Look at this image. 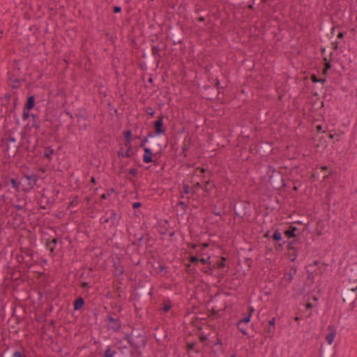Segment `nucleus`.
Listing matches in <instances>:
<instances>
[{
    "instance_id": "13d9d810",
    "label": "nucleus",
    "mask_w": 357,
    "mask_h": 357,
    "mask_svg": "<svg viewBox=\"0 0 357 357\" xmlns=\"http://www.w3.org/2000/svg\"><path fill=\"white\" fill-rule=\"evenodd\" d=\"M317 130H318L319 131H321V127L320 126H317Z\"/></svg>"
},
{
    "instance_id": "c85d7f7f",
    "label": "nucleus",
    "mask_w": 357,
    "mask_h": 357,
    "mask_svg": "<svg viewBox=\"0 0 357 357\" xmlns=\"http://www.w3.org/2000/svg\"><path fill=\"white\" fill-rule=\"evenodd\" d=\"M142 289H141V293H142V295L143 297H145L147 294L151 295V291L148 292V290H149L148 287H144V286H142Z\"/></svg>"
},
{
    "instance_id": "603ef678",
    "label": "nucleus",
    "mask_w": 357,
    "mask_h": 357,
    "mask_svg": "<svg viewBox=\"0 0 357 357\" xmlns=\"http://www.w3.org/2000/svg\"><path fill=\"white\" fill-rule=\"evenodd\" d=\"M12 184H13V187H15V188L16 187V182L14 179H12Z\"/></svg>"
},
{
    "instance_id": "393cba45",
    "label": "nucleus",
    "mask_w": 357,
    "mask_h": 357,
    "mask_svg": "<svg viewBox=\"0 0 357 357\" xmlns=\"http://www.w3.org/2000/svg\"><path fill=\"white\" fill-rule=\"evenodd\" d=\"M272 238L274 241H279L282 239L281 233L279 231L278 229H277L274 231Z\"/></svg>"
},
{
    "instance_id": "1a4fd4ad",
    "label": "nucleus",
    "mask_w": 357,
    "mask_h": 357,
    "mask_svg": "<svg viewBox=\"0 0 357 357\" xmlns=\"http://www.w3.org/2000/svg\"><path fill=\"white\" fill-rule=\"evenodd\" d=\"M298 229L296 227L290 225L289 228L284 231V235L288 238H294L298 236Z\"/></svg>"
},
{
    "instance_id": "f03ea898",
    "label": "nucleus",
    "mask_w": 357,
    "mask_h": 357,
    "mask_svg": "<svg viewBox=\"0 0 357 357\" xmlns=\"http://www.w3.org/2000/svg\"><path fill=\"white\" fill-rule=\"evenodd\" d=\"M107 324V328L108 331L113 332H118L121 328V321L118 317H114L111 314H109L105 319Z\"/></svg>"
},
{
    "instance_id": "a878e982",
    "label": "nucleus",
    "mask_w": 357,
    "mask_h": 357,
    "mask_svg": "<svg viewBox=\"0 0 357 357\" xmlns=\"http://www.w3.org/2000/svg\"><path fill=\"white\" fill-rule=\"evenodd\" d=\"M189 260L190 263L197 264L198 262H199V255H190L189 257Z\"/></svg>"
},
{
    "instance_id": "4468645a",
    "label": "nucleus",
    "mask_w": 357,
    "mask_h": 357,
    "mask_svg": "<svg viewBox=\"0 0 357 357\" xmlns=\"http://www.w3.org/2000/svg\"><path fill=\"white\" fill-rule=\"evenodd\" d=\"M155 340L158 342V344H163L164 343L167 342V335H162V333H158L155 335Z\"/></svg>"
},
{
    "instance_id": "49530a36",
    "label": "nucleus",
    "mask_w": 357,
    "mask_h": 357,
    "mask_svg": "<svg viewBox=\"0 0 357 357\" xmlns=\"http://www.w3.org/2000/svg\"><path fill=\"white\" fill-rule=\"evenodd\" d=\"M120 10H121L120 7H115V8H114V12H115V13H118V12H119Z\"/></svg>"
},
{
    "instance_id": "9b49d317",
    "label": "nucleus",
    "mask_w": 357,
    "mask_h": 357,
    "mask_svg": "<svg viewBox=\"0 0 357 357\" xmlns=\"http://www.w3.org/2000/svg\"><path fill=\"white\" fill-rule=\"evenodd\" d=\"M152 156H153V153H152L151 149L149 148H145L144 153L143 155V161L145 163L151 162L153 161Z\"/></svg>"
},
{
    "instance_id": "4be33fe9",
    "label": "nucleus",
    "mask_w": 357,
    "mask_h": 357,
    "mask_svg": "<svg viewBox=\"0 0 357 357\" xmlns=\"http://www.w3.org/2000/svg\"><path fill=\"white\" fill-rule=\"evenodd\" d=\"M116 353V351H112L110 347H108L105 351L104 357H114Z\"/></svg>"
},
{
    "instance_id": "412c9836",
    "label": "nucleus",
    "mask_w": 357,
    "mask_h": 357,
    "mask_svg": "<svg viewBox=\"0 0 357 357\" xmlns=\"http://www.w3.org/2000/svg\"><path fill=\"white\" fill-rule=\"evenodd\" d=\"M53 153H54V150L50 147H47L45 149V151L44 153V156L45 158H47L50 160L51 159V156Z\"/></svg>"
},
{
    "instance_id": "0e129e2a",
    "label": "nucleus",
    "mask_w": 357,
    "mask_h": 357,
    "mask_svg": "<svg viewBox=\"0 0 357 357\" xmlns=\"http://www.w3.org/2000/svg\"><path fill=\"white\" fill-rule=\"evenodd\" d=\"M321 234V233L320 231H318V232H317V235H318V236H320Z\"/></svg>"
},
{
    "instance_id": "de8ad7c7",
    "label": "nucleus",
    "mask_w": 357,
    "mask_h": 357,
    "mask_svg": "<svg viewBox=\"0 0 357 357\" xmlns=\"http://www.w3.org/2000/svg\"><path fill=\"white\" fill-rule=\"evenodd\" d=\"M29 115L28 112H24V119H27L29 117Z\"/></svg>"
},
{
    "instance_id": "e433bc0d",
    "label": "nucleus",
    "mask_w": 357,
    "mask_h": 357,
    "mask_svg": "<svg viewBox=\"0 0 357 357\" xmlns=\"http://www.w3.org/2000/svg\"><path fill=\"white\" fill-rule=\"evenodd\" d=\"M269 326L273 327L274 328L275 326V318H273L271 320L268 321Z\"/></svg>"
},
{
    "instance_id": "9d476101",
    "label": "nucleus",
    "mask_w": 357,
    "mask_h": 357,
    "mask_svg": "<svg viewBox=\"0 0 357 357\" xmlns=\"http://www.w3.org/2000/svg\"><path fill=\"white\" fill-rule=\"evenodd\" d=\"M154 129L155 131V134L159 135L165 132V129L163 128V121L162 117H160L155 123H154Z\"/></svg>"
},
{
    "instance_id": "f257e3e1",
    "label": "nucleus",
    "mask_w": 357,
    "mask_h": 357,
    "mask_svg": "<svg viewBox=\"0 0 357 357\" xmlns=\"http://www.w3.org/2000/svg\"><path fill=\"white\" fill-rule=\"evenodd\" d=\"M124 340L128 341L132 349L138 354H142V349L145 348L147 342L145 333L138 329H133L130 334H126Z\"/></svg>"
},
{
    "instance_id": "2eb2a0df",
    "label": "nucleus",
    "mask_w": 357,
    "mask_h": 357,
    "mask_svg": "<svg viewBox=\"0 0 357 357\" xmlns=\"http://www.w3.org/2000/svg\"><path fill=\"white\" fill-rule=\"evenodd\" d=\"M24 178L26 181H27L28 185H30L31 187H32L37 181L36 176L33 174L26 175Z\"/></svg>"
},
{
    "instance_id": "423d86ee",
    "label": "nucleus",
    "mask_w": 357,
    "mask_h": 357,
    "mask_svg": "<svg viewBox=\"0 0 357 357\" xmlns=\"http://www.w3.org/2000/svg\"><path fill=\"white\" fill-rule=\"evenodd\" d=\"M57 242H58V238H52V240H47V241L45 243V247L50 251V255L51 257H52V258L55 255L54 250H55L56 245Z\"/></svg>"
},
{
    "instance_id": "3c124183",
    "label": "nucleus",
    "mask_w": 357,
    "mask_h": 357,
    "mask_svg": "<svg viewBox=\"0 0 357 357\" xmlns=\"http://www.w3.org/2000/svg\"><path fill=\"white\" fill-rule=\"evenodd\" d=\"M244 204L241 202V203H238L237 204V205L235 206V208H236V207H240V206H242Z\"/></svg>"
},
{
    "instance_id": "7c9ffc66",
    "label": "nucleus",
    "mask_w": 357,
    "mask_h": 357,
    "mask_svg": "<svg viewBox=\"0 0 357 357\" xmlns=\"http://www.w3.org/2000/svg\"><path fill=\"white\" fill-rule=\"evenodd\" d=\"M250 317H251V314H249L247 317H244L243 319L239 320L238 323L242 324L243 325L245 324H248L250 321Z\"/></svg>"
},
{
    "instance_id": "c9c22d12",
    "label": "nucleus",
    "mask_w": 357,
    "mask_h": 357,
    "mask_svg": "<svg viewBox=\"0 0 357 357\" xmlns=\"http://www.w3.org/2000/svg\"><path fill=\"white\" fill-rule=\"evenodd\" d=\"M141 206V203L139 202H135L132 204V207L135 209H137Z\"/></svg>"
},
{
    "instance_id": "8fccbe9b",
    "label": "nucleus",
    "mask_w": 357,
    "mask_h": 357,
    "mask_svg": "<svg viewBox=\"0 0 357 357\" xmlns=\"http://www.w3.org/2000/svg\"><path fill=\"white\" fill-rule=\"evenodd\" d=\"M318 261H314L312 264H310V266H317L318 264Z\"/></svg>"
},
{
    "instance_id": "0eeeda50",
    "label": "nucleus",
    "mask_w": 357,
    "mask_h": 357,
    "mask_svg": "<svg viewBox=\"0 0 357 357\" xmlns=\"http://www.w3.org/2000/svg\"><path fill=\"white\" fill-rule=\"evenodd\" d=\"M328 330L329 333L326 336V340L329 344H331L336 336L337 331L333 325H329L328 326Z\"/></svg>"
},
{
    "instance_id": "5701e85b",
    "label": "nucleus",
    "mask_w": 357,
    "mask_h": 357,
    "mask_svg": "<svg viewBox=\"0 0 357 357\" xmlns=\"http://www.w3.org/2000/svg\"><path fill=\"white\" fill-rule=\"evenodd\" d=\"M171 307L172 303L169 301H168L167 302L164 303L163 306L161 307V310L163 312H167L171 309Z\"/></svg>"
},
{
    "instance_id": "c03bdc74",
    "label": "nucleus",
    "mask_w": 357,
    "mask_h": 357,
    "mask_svg": "<svg viewBox=\"0 0 357 357\" xmlns=\"http://www.w3.org/2000/svg\"><path fill=\"white\" fill-rule=\"evenodd\" d=\"M188 273H190L192 271V268H191V265L190 264H188L187 266V270H186Z\"/></svg>"
},
{
    "instance_id": "f704fd0d",
    "label": "nucleus",
    "mask_w": 357,
    "mask_h": 357,
    "mask_svg": "<svg viewBox=\"0 0 357 357\" xmlns=\"http://www.w3.org/2000/svg\"><path fill=\"white\" fill-rule=\"evenodd\" d=\"M197 246H198V245L195 244V243H188V247L189 248L195 249L197 248Z\"/></svg>"
},
{
    "instance_id": "6e6552de",
    "label": "nucleus",
    "mask_w": 357,
    "mask_h": 357,
    "mask_svg": "<svg viewBox=\"0 0 357 357\" xmlns=\"http://www.w3.org/2000/svg\"><path fill=\"white\" fill-rule=\"evenodd\" d=\"M356 289L357 287L349 290H345L343 293V301L347 303L351 301L355 296Z\"/></svg>"
},
{
    "instance_id": "4c0bfd02",
    "label": "nucleus",
    "mask_w": 357,
    "mask_h": 357,
    "mask_svg": "<svg viewBox=\"0 0 357 357\" xmlns=\"http://www.w3.org/2000/svg\"><path fill=\"white\" fill-rule=\"evenodd\" d=\"M89 287V283L87 282H83L81 284V287L82 288H86V287Z\"/></svg>"
},
{
    "instance_id": "37998d69",
    "label": "nucleus",
    "mask_w": 357,
    "mask_h": 357,
    "mask_svg": "<svg viewBox=\"0 0 357 357\" xmlns=\"http://www.w3.org/2000/svg\"><path fill=\"white\" fill-rule=\"evenodd\" d=\"M206 340V336L202 335V336L199 337V340H200L201 342H204Z\"/></svg>"
},
{
    "instance_id": "f8f14e48",
    "label": "nucleus",
    "mask_w": 357,
    "mask_h": 357,
    "mask_svg": "<svg viewBox=\"0 0 357 357\" xmlns=\"http://www.w3.org/2000/svg\"><path fill=\"white\" fill-rule=\"evenodd\" d=\"M84 305V300L82 297H79L75 299L73 306H74V310H78L81 309Z\"/></svg>"
},
{
    "instance_id": "6ab92c4d",
    "label": "nucleus",
    "mask_w": 357,
    "mask_h": 357,
    "mask_svg": "<svg viewBox=\"0 0 357 357\" xmlns=\"http://www.w3.org/2000/svg\"><path fill=\"white\" fill-rule=\"evenodd\" d=\"M20 252L24 254L26 257H30L31 258H33V251L29 248H20Z\"/></svg>"
},
{
    "instance_id": "2f4dec72",
    "label": "nucleus",
    "mask_w": 357,
    "mask_h": 357,
    "mask_svg": "<svg viewBox=\"0 0 357 357\" xmlns=\"http://www.w3.org/2000/svg\"><path fill=\"white\" fill-rule=\"evenodd\" d=\"M285 243V241H284L282 243H277L275 245V249L276 250L281 251L282 248V245Z\"/></svg>"
},
{
    "instance_id": "5fc2aeb1",
    "label": "nucleus",
    "mask_w": 357,
    "mask_h": 357,
    "mask_svg": "<svg viewBox=\"0 0 357 357\" xmlns=\"http://www.w3.org/2000/svg\"><path fill=\"white\" fill-rule=\"evenodd\" d=\"M337 37H338L339 38H342L343 37V33H339V34H338Z\"/></svg>"
},
{
    "instance_id": "a18cd8bd",
    "label": "nucleus",
    "mask_w": 357,
    "mask_h": 357,
    "mask_svg": "<svg viewBox=\"0 0 357 357\" xmlns=\"http://www.w3.org/2000/svg\"><path fill=\"white\" fill-rule=\"evenodd\" d=\"M165 230H167V229H165ZM159 231L162 234H166V231L163 230V227H162L161 229H159Z\"/></svg>"
},
{
    "instance_id": "a211bd4d",
    "label": "nucleus",
    "mask_w": 357,
    "mask_h": 357,
    "mask_svg": "<svg viewBox=\"0 0 357 357\" xmlns=\"http://www.w3.org/2000/svg\"><path fill=\"white\" fill-rule=\"evenodd\" d=\"M215 268V265H208L206 267L202 268V271L207 275H211L213 269Z\"/></svg>"
},
{
    "instance_id": "79ce46f5",
    "label": "nucleus",
    "mask_w": 357,
    "mask_h": 357,
    "mask_svg": "<svg viewBox=\"0 0 357 357\" xmlns=\"http://www.w3.org/2000/svg\"><path fill=\"white\" fill-rule=\"evenodd\" d=\"M216 344H222V340L218 338L216 340V342L214 343V345H216Z\"/></svg>"
},
{
    "instance_id": "c756f323",
    "label": "nucleus",
    "mask_w": 357,
    "mask_h": 357,
    "mask_svg": "<svg viewBox=\"0 0 357 357\" xmlns=\"http://www.w3.org/2000/svg\"><path fill=\"white\" fill-rule=\"evenodd\" d=\"M208 243H205L202 244V246H201L200 250H199V251H197V255H199V256H202V255H203V251H204L206 248H208Z\"/></svg>"
},
{
    "instance_id": "7ed1b4c3",
    "label": "nucleus",
    "mask_w": 357,
    "mask_h": 357,
    "mask_svg": "<svg viewBox=\"0 0 357 357\" xmlns=\"http://www.w3.org/2000/svg\"><path fill=\"white\" fill-rule=\"evenodd\" d=\"M136 226L132 225L131 227L128 228V231L130 234H133L136 240L140 241L144 238L146 232L141 225H136Z\"/></svg>"
},
{
    "instance_id": "473e14b6",
    "label": "nucleus",
    "mask_w": 357,
    "mask_h": 357,
    "mask_svg": "<svg viewBox=\"0 0 357 357\" xmlns=\"http://www.w3.org/2000/svg\"><path fill=\"white\" fill-rule=\"evenodd\" d=\"M195 343L194 342H191V343H188L187 344V349L188 350H194L195 349Z\"/></svg>"
},
{
    "instance_id": "338daca9",
    "label": "nucleus",
    "mask_w": 357,
    "mask_h": 357,
    "mask_svg": "<svg viewBox=\"0 0 357 357\" xmlns=\"http://www.w3.org/2000/svg\"><path fill=\"white\" fill-rule=\"evenodd\" d=\"M328 352H327V353L326 354V355H325V357H328Z\"/></svg>"
},
{
    "instance_id": "bf43d9fd",
    "label": "nucleus",
    "mask_w": 357,
    "mask_h": 357,
    "mask_svg": "<svg viewBox=\"0 0 357 357\" xmlns=\"http://www.w3.org/2000/svg\"><path fill=\"white\" fill-rule=\"evenodd\" d=\"M102 199H105L106 198V195L105 194L102 195L101 196Z\"/></svg>"
},
{
    "instance_id": "774afa93",
    "label": "nucleus",
    "mask_w": 357,
    "mask_h": 357,
    "mask_svg": "<svg viewBox=\"0 0 357 357\" xmlns=\"http://www.w3.org/2000/svg\"><path fill=\"white\" fill-rule=\"evenodd\" d=\"M230 357H236L234 354L231 355Z\"/></svg>"
},
{
    "instance_id": "ddd939ff",
    "label": "nucleus",
    "mask_w": 357,
    "mask_h": 357,
    "mask_svg": "<svg viewBox=\"0 0 357 357\" xmlns=\"http://www.w3.org/2000/svg\"><path fill=\"white\" fill-rule=\"evenodd\" d=\"M132 141V132L130 130L125 132V146L126 148L130 149Z\"/></svg>"
},
{
    "instance_id": "dca6fc26",
    "label": "nucleus",
    "mask_w": 357,
    "mask_h": 357,
    "mask_svg": "<svg viewBox=\"0 0 357 357\" xmlns=\"http://www.w3.org/2000/svg\"><path fill=\"white\" fill-rule=\"evenodd\" d=\"M124 272L123 268L120 265V264H114V275L116 276L121 275Z\"/></svg>"
},
{
    "instance_id": "6e6d98bb",
    "label": "nucleus",
    "mask_w": 357,
    "mask_h": 357,
    "mask_svg": "<svg viewBox=\"0 0 357 357\" xmlns=\"http://www.w3.org/2000/svg\"><path fill=\"white\" fill-rule=\"evenodd\" d=\"M292 223H296V224H298V223H302L301 221H299V220H297V221H294Z\"/></svg>"
},
{
    "instance_id": "09e8293b",
    "label": "nucleus",
    "mask_w": 357,
    "mask_h": 357,
    "mask_svg": "<svg viewBox=\"0 0 357 357\" xmlns=\"http://www.w3.org/2000/svg\"><path fill=\"white\" fill-rule=\"evenodd\" d=\"M164 268H165V266L162 265H160L158 267V269L160 270V271H163Z\"/></svg>"
},
{
    "instance_id": "680f3d73",
    "label": "nucleus",
    "mask_w": 357,
    "mask_h": 357,
    "mask_svg": "<svg viewBox=\"0 0 357 357\" xmlns=\"http://www.w3.org/2000/svg\"><path fill=\"white\" fill-rule=\"evenodd\" d=\"M294 319H295L296 321H298V320H300V317H296L294 318Z\"/></svg>"
},
{
    "instance_id": "ea45409f",
    "label": "nucleus",
    "mask_w": 357,
    "mask_h": 357,
    "mask_svg": "<svg viewBox=\"0 0 357 357\" xmlns=\"http://www.w3.org/2000/svg\"><path fill=\"white\" fill-rule=\"evenodd\" d=\"M296 273V270H294V273H291V271H290L289 273V280H291L292 278H293V274Z\"/></svg>"
},
{
    "instance_id": "bb28decb",
    "label": "nucleus",
    "mask_w": 357,
    "mask_h": 357,
    "mask_svg": "<svg viewBox=\"0 0 357 357\" xmlns=\"http://www.w3.org/2000/svg\"><path fill=\"white\" fill-rule=\"evenodd\" d=\"M210 259H211L210 256H208L206 258L199 257V262H201L203 264L211 265V262L210 261Z\"/></svg>"
},
{
    "instance_id": "20e7f679",
    "label": "nucleus",
    "mask_w": 357,
    "mask_h": 357,
    "mask_svg": "<svg viewBox=\"0 0 357 357\" xmlns=\"http://www.w3.org/2000/svg\"><path fill=\"white\" fill-rule=\"evenodd\" d=\"M29 351L24 347H20L19 349L8 352L4 357H28Z\"/></svg>"
},
{
    "instance_id": "b1692460",
    "label": "nucleus",
    "mask_w": 357,
    "mask_h": 357,
    "mask_svg": "<svg viewBox=\"0 0 357 357\" xmlns=\"http://www.w3.org/2000/svg\"><path fill=\"white\" fill-rule=\"evenodd\" d=\"M226 258L224 257H221V260L220 261H218L215 264H214L213 265H215V268H222V267H225V261H226Z\"/></svg>"
},
{
    "instance_id": "e2e57ef3",
    "label": "nucleus",
    "mask_w": 357,
    "mask_h": 357,
    "mask_svg": "<svg viewBox=\"0 0 357 357\" xmlns=\"http://www.w3.org/2000/svg\"><path fill=\"white\" fill-rule=\"evenodd\" d=\"M174 235V231L169 233V236H172Z\"/></svg>"
},
{
    "instance_id": "39448f33",
    "label": "nucleus",
    "mask_w": 357,
    "mask_h": 357,
    "mask_svg": "<svg viewBox=\"0 0 357 357\" xmlns=\"http://www.w3.org/2000/svg\"><path fill=\"white\" fill-rule=\"evenodd\" d=\"M303 245V243L298 238H294L293 240L290 241L287 243V249L288 250H299L301 249Z\"/></svg>"
},
{
    "instance_id": "4d7b16f0",
    "label": "nucleus",
    "mask_w": 357,
    "mask_h": 357,
    "mask_svg": "<svg viewBox=\"0 0 357 357\" xmlns=\"http://www.w3.org/2000/svg\"><path fill=\"white\" fill-rule=\"evenodd\" d=\"M267 331H268V333H271V332L272 331V330H271V326H269V327H268V328Z\"/></svg>"
},
{
    "instance_id": "aec40b11",
    "label": "nucleus",
    "mask_w": 357,
    "mask_h": 357,
    "mask_svg": "<svg viewBox=\"0 0 357 357\" xmlns=\"http://www.w3.org/2000/svg\"><path fill=\"white\" fill-rule=\"evenodd\" d=\"M288 257L291 261H294L298 256V250H289Z\"/></svg>"
},
{
    "instance_id": "052dcab7",
    "label": "nucleus",
    "mask_w": 357,
    "mask_h": 357,
    "mask_svg": "<svg viewBox=\"0 0 357 357\" xmlns=\"http://www.w3.org/2000/svg\"><path fill=\"white\" fill-rule=\"evenodd\" d=\"M212 312H213V314H217V312H216L214 309H213V310H212Z\"/></svg>"
},
{
    "instance_id": "864d4df0",
    "label": "nucleus",
    "mask_w": 357,
    "mask_h": 357,
    "mask_svg": "<svg viewBox=\"0 0 357 357\" xmlns=\"http://www.w3.org/2000/svg\"><path fill=\"white\" fill-rule=\"evenodd\" d=\"M269 236V231H267L266 234H264V237L268 238Z\"/></svg>"
},
{
    "instance_id": "72a5a7b5",
    "label": "nucleus",
    "mask_w": 357,
    "mask_h": 357,
    "mask_svg": "<svg viewBox=\"0 0 357 357\" xmlns=\"http://www.w3.org/2000/svg\"><path fill=\"white\" fill-rule=\"evenodd\" d=\"M16 259L19 263H22L24 261V255H20L17 256Z\"/></svg>"
},
{
    "instance_id": "69168bd1",
    "label": "nucleus",
    "mask_w": 357,
    "mask_h": 357,
    "mask_svg": "<svg viewBox=\"0 0 357 357\" xmlns=\"http://www.w3.org/2000/svg\"><path fill=\"white\" fill-rule=\"evenodd\" d=\"M43 261L44 263H47V260H46V259H43Z\"/></svg>"
},
{
    "instance_id": "f3484780",
    "label": "nucleus",
    "mask_w": 357,
    "mask_h": 357,
    "mask_svg": "<svg viewBox=\"0 0 357 357\" xmlns=\"http://www.w3.org/2000/svg\"><path fill=\"white\" fill-rule=\"evenodd\" d=\"M34 103H35L34 97L33 96L29 97L26 103L25 109L27 110L31 109L34 106Z\"/></svg>"
},
{
    "instance_id": "cd10ccee",
    "label": "nucleus",
    "mask_w": 357,
    "mask_h": 357,
    "mask_svg": "<svg viewBox=\"0 0 357 357\" xmlns=\"http://www.w3.org/2000/svg\"><path fill=\"white\" fill-rule=\"evenodd\" d=\"M237 328L243 335H248L247 329L244 327L243 324L238 323Z\"/></svg>"
},
{
    "instance_id": "58836bf2",
    "label": "nucleus",
    "mask_w": 357,
    "mask_h": 357,
    "mask_svg": "<svg viewBox=\"0 0 357 357\" xmlns=\"http://www.w3.org/2000/svg\"><path fill=\"white\" fill-rule=\"evenodd\" d=\"M131 151H132V148L131 147H130V149L127 148V151H126V153L125 154V156L129 157L130 156V152Z\"/></svg>"
},
{
    "instance_id": "a19ab883",
    "label": "nucleus",
    "mask_w": 357,
    "mask_h": 357,
    "mask_svg": "<svg viewBox=\"0 0 357 357\" xmlns=\"http://www.w3.org/2000/svg\"><path fill=\"white\" fill-rule=\"evenodd\" d=\"M305 307H306V308H307V309H312V304L311 303L308 302V303L306 304Z\"/></svg>"
}]
</instances>
